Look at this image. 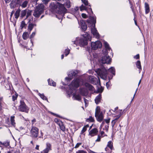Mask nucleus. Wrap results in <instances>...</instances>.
<instances>
[{
	"instance_id": "1",
	"label": "nucleus",
	"mask_w": 153,
	"mask_h": 153,
	"mask_svg": "<svg viewBox=\"0 0 153 153\" xmlns=\"http://www.w3.org/2000/svg\"><path fill=\"white\" fill-rule=\"evenodd\" d=\"M51 9L56 13L63 16L65 13H67V10L65 7L69 8L71 7L70 2L67 0L64 4H60L56 1L51 2L50 4Z\"/></svg>"
},
{
	"instance_id": "2",
	"label": "nucleus",
	"mask_w": 153,
	"mask_h": 153,
	"mask_svg": "<svg viewBox=\"0 0 153 153\" xmlns=\"http://www.w3.org/2000/svg\"><path fill=\"white\" fill-rule=\"evenodd\" d=\"M87 22V24L83 20H81L79 22H78L79 26L81 27V29H87V26L90 29H96L95 28V24L96 22V18L91 15L89 19L88 20Z\"/></svg>"
},
{
	"instance_id": "3",
	"label": "nucleus",
	"mask_w": 153,
	"mask_h": 153,
	"mask_svg": "<svg viewBox=\"0 0 153 153\" xmlns=\"http://www.w3.org/2000/svg\"><path fill=\"white\" fill-rule=\"evenodd\" d=\"M82 32H84L85 34L82 33V35L83 36V37L80 39L79 41L77 40V38H76V41H74L72 42L74 44L76 45H79L80 46H84L88 44V41L89 40L91 41L90 39V36L89 34L87 33H85L84 32L86 29H82Z\"/></svg>"
},
{
	"instance_id": "4",
	"label": "nucleus",
	"mask_w": 153,
	"mask_h": 153,
	"mask_svg": "<svg viewBox=\"0 0 153 153\" xmlns=\"http://www.w3.org/2000/svg\"><path fill=\"white\" fill-rule=\"evenodd\" d=\"M32 10L28 9L21 10L19 8H18L14 13L15 18L17 19L20 17L21 18H23L26 16L25 20L27 19L31 15Z\"/></svg>"
},
{
	"instance_id": "5",
	"label": "nucleus",
	"mask_w": 153,
	"mask_h": 153,
	"mask_svg": "<svg viewBox=\"0 0 153 153\" xmlns=\"http://www.w3.org/2000/svg\"><path fill=\"white\" fill-rule=\"evenodd\" d=\"M95 72L100 76L101 78L104 80L107 79L108 71L105 67H102L101 68H98L96 70Z\"/></svg>"
},
{
	"instance_id": "6",
	"label": "nucleus",
	"mask_w": 153,
	"mask_h": 153,
	"mask_svg": "<svg viewBox=\"0 0 153 153\" xmlns=\"http://www.w3.org/2000/svg\"><path fill=\"white\" fill-rule=\"evenodd\" d=\"M44 12V6L43 4H41L36 7V8L34 10L33 15L38 18Z\"/></svg>"
},
{
	"instance_id": "7",
	"label": "nucleus",
	"mask_w": 153,
	"mask_h": 153,
	"mask_svg": "<svg viewBox=\"0 0 153 153\" xmlns=\"http://www.w3.org/2000/svg\"><path fill=\"white\" fill-rule=\"evenodd\" d=\"M79 79L76 78L74 79L69 85L70 89L72 91L75 90L79 86Z\"/></svg>"
},
{
	"instance_id": "8",
	"label": "nucleus",
	"mask_w": 153,
	"mask_h": 153,
	"mask_svg": "<svg viewBox=\"0 0 153 153\" xmlns=\"http://www.w3.org/2000/svg\"><path fill=\"white\" fill-rule=\"evenodd\" d=\"M20 105L19 107V111L28 113L29 109V107L26 105L25 102L22 100L20 101Z\"/></svg>"
},
{
	"instance_id": "9",
	"label": "nucleus",
	"mask_w": 153,
	"mask_h": 153,
	"mask_svg": "<svg viewBox=\"0 0 153 153\" xmlns=\"http://www.w3.org/2000/svg\"><path fill=\"white\" fill-rule=\"evenodd\" d=\"M39 129L37 127L32 126L30 130L31 136L33 138H36L38 137Z\"/></svg>"
},
{
	"instance_id": "10",
	"label": "nucleus",
	"mask_w": 153,
	"mask_h": 153,
	"mask_svg": "<svg viewBox=\"0 0 153 153\" xmlns=\"http://www.w3.org/2000/svg\"><path fill=\"white\" fill-rule=\"evenodd\" d=\"M111 61V59L108 56H103L99 61L100 63L102 64H109Z\"/></svg>"
},
{
	"instance_id": "11",
	"label": "nucleus",
	"mask_w": 153,
	"mask_h": 153,
	"mask_svg": "<svg viewBox=\"0 0 153 153\" xmlns=\"http://www.w3.org/2000/svg\"><path fill=\"white\" fill-rule=\"evenodd\" d=\"M102 46V43L99 41H97L95 42H92L91 43V48L93 49L94 50L101 48Z\"/></svg>"
},
{
	"instance_id": "12",
	"label": "nucleus",
	"mask_w": 153,
	"mask_h": 153,
	"mask_svg": "<svg viewBox=\"0 0 153 153\" xmlns=\"http://www.w3.org/2000/svg\"><path fill=\"white\" fill-rule=\"evenodd\" d=\"M77 71H70L68 74V77L65 78V79L68 81H70L73 78L74 76H75L77 74Z\"/></svg>"
},
{
	"instance_id": "13",
	"label": "nucleus",
	"mask_w": 153,
	"mask_h": 153,
	"mask_svg": "<svg viewBox=\"0 0 153 153\" xmlns=\"http://www.w3.org/2000/svg\"><path fill=\"white\" fill-rule=\"evenodd\" d=\"M51 145L49 143L47 142L46 144V148L42 151L41 152V153H48L49 151L52 150Z\"/></svg>"
},
{
	"instance_id": "14",
	"label": "nucleus",
	"mask_w": 153,
	"mask_h": 153,
	"mask_svg": "<svg viewBox=\"0 0 153 153\" xmlns=\"http://www.w3.org/2000/svg\"><path fill=\"white\" fill-rule=\"evenodd\" d=\"M80 10L81 11H82L83 10L86 11L90 15H91V14H93V12L91 8H88L85 6H84L83 4H82L80 7Z\"/></svg>"
},
{
	"instance_id": "15",
	"label": "nucleus",
	"mask_w": 153,
	"mask_h": 153,
	"mask_svg": "<svg viewBox=\"0 0 153 153\" xmlns=\"http://www.w3.org/2000/svg\"><path fill=\"white\" fill-rule=\"evenodd\" d=\"M79 91L80 94L84 96H86L88 93L87 89L85 88H80Z\"/></svg>"
},
{
	"instance_id": "16",
	"label": "nucleus",
	"mask_w": 153,
	"mask_h": 153,
	"mask_svg": "<svg viewBox=\"0 0 153 153\" xmlns=\"http://www.w3.org/2000/svg\"><path fill=\"white\" fill-rule=\"evenodd\" d=\"M98 132V130L96 128H94L91 130L89 132V134L91 137H93L97 135Z\"/></svg>"
},
{
	"instance_id": "17",
	"label": "nucleus",
	"mask_w": 153,
	"mask_h": 153,
	"mask_svg": "<svg viewBox=\"0 0 153 153\" xmlns=\"http://www.w3.org/2000/svg\"><path fill=\"white\" fill-rule=\"evenodd\" d=\"M2 146L7 147L10 146V141L9 140H7L3 142L0 141V147H2Z\"/></svg>"
},
{
	"instance_id": "18",
	"label": "nucleus",
	"mask_w": 153,
	"mask_h": 153,
	"mask_svg": "<svg viewBox=\"0 0 153 153\" xmlns=\"http://www.w3.org/2000/svg\"><path fill=\"white\" fill-rule=\"evenodd\" d=\"M91 30L92 33L95 37L97 38H99V34L97 29H91Z\"/></svg>"
},
{
	"instance_id": "19",
	"label": "nucleus",
	"mask_w": 153,
	"mask_h": 153,
	"mask_svg": "<svg viewBox=\"0 0 153 153\" xmlns=\"http://www.w3.org/2000/svg\"><path fill=\"white\" fill-rule=\"evenodd\" d=\"M102 97L101 94H99L95 98V101L96 103L97 104H99L101 101V100Z\"/></svg>"
},
{
	"instance_id": "20",
	"label": "nucleus",
	"mask_w": 153,
	"mask_h": 153,
	"mask_svg": "<svg viewBox=\"0 0 153 153\" xmlns=\"http://www.w3.org/2000/svg\"><path fill=\"white\" fill-rule=\"evenodd\" d=\"M30 19L28 22V29H33L36 26V24L30 22Z\"/></svg>"
},
{
	"instance_id": "21",
	"label": "nucleus",
	"mask_w": 153,
	"mask_h": 153,
	"mask_svg": "<svg viewBox=\"0 0 153 153\" xmlns=\"http://www.w3.org/2000/svg\"><path fill=\"white\" fill-rule=\"evenodd\" d=\"M85 86L88 89L91 91H93L94 90V88L93 86L90 84L88 83H86L85 84Z\"/></svg>"
},
{
	"instance_id": "22",
	"label": "nucleus",
	"mask_w": 153,
	"mask_h": 153,
	"mask_svg": "<svg viewBox=\"0 0 153 153\" xmlns=\"http://www.w3.org/2000/svg\"><path fill=\"white\" fill-rule=\"evenodd\" d=\"M18 4L17 1L16 0H12L10 4V6L11 8H14L16 6V5Z\"/></svg>"
},
{
	"instance_id": "23",
	"label": "nucleus",
	"mask_w": 153,
	"mask_h": 153,
	"mask_svg": "<svg viewBox=\"0 0 153 153\" xmlns=\"http://www.w3.org/2000/svg\"><path fill=\"white\" fill-rule=\"evenodd\" d=\"M145 12L146 14H148L150 12V8L149 4L147 3H145Z\"/></svg>"
},
{
	"instance_id": "24",
	"label": "nucleus",
	"mask_w": 153,
	"mask_h": 153,
	"mask_svg": "<svg viewBox=\"0 0 153 153\" xmlns=\"http://www.w3.org/2000/svg\"><path fill=\"white\" fill-rule=\"evenodd\" d=\"M119 113V114L116 116L114 118V120H116V121H117L119 118L123 114V111L122 110H120L118 111Z\"/></svg>"
},
{
	"instance_id": "25",
	"label": "nucleus",
	"mask_w": 153,
	"mask_h": 153,
	"mask_svg": "<svg viewBox=\"0 0 153 153\" xmlns=\"http://www.w3.org/2000/svg\"><path fill=\"white\" fill-rule=\"evenodd\" d=\"M96 117L97 119V120L100 122L102 120L103 118L102 113H101L97 117Z\"/></svg>"
},
{
	"instance_id": "26",
	"label": "nucleus",
	"mask_w": 153,
	"mask_h": 153,
	"mask_svg": "<svg viewBox=\"0 0 153 153\" xmlns=\"http://www.w3.org/2000/svg\"><path fill=\"white\" fill-rule=\"evenodd\" d=\"M101 111L100 107L97 106V107L96 109H95V117H97L99 114H100V113Z\"/></svg>"
},
{
	"instance_id": "27",
	"label": "nucleus",
	"mask_w": 153,
	"mask_h": 153,
	"mask_svg": "<svg viewBox=\"0 0 153 153\" xmlns=\"http://www.w3.org/2000/svg\"><path fill=\"white\" fill-rule=\"evenodd\" d=\"M73 97L74 98L75 100L78 101H80L81 100V97L79 94H74Z\"/></svg>"
},
{
	"instance_id": "28",
	"label": "nucleus",
	"mask_w": 153,
	"mask_h": 153,
	"mask_svg": "<svg viewBox=\"0 0 153 153\" xmlns=\"http://www.w3.org/2000/svg\"><path fill=\"white\" fill-rule=\"evenodd\" d=\"M14 118V116H12L10 117V120L11 121V124L14 127H15L16 125V123L15 122Z\"/></svg>"
},
{
	"instance_id": "29",
	"label": "nucleus",
	"mask_w": 153,
	"mask_h": 153,
	"mask_svg": "<svg viewBox=\"0 0 153 153\" xmlns=\"http://www.w3.org/2000/svg\"><path fill=\"white\" fill-rule=\"evenodd\" d=\"M136 65L137 68L139 69V73H140L142 70V68L140 61L138 60L137 62Z\"/></svg>"
},
{
	"instance_id": "30",
	"label": "nucleus",
	"mask_w": 153,
	"mask_h": 153,
	"mask_svg": "<svg viewBox=\"0 0 153 153\" xmlns=\"http://www.w3.org/2000/svg\"><path fill=\"white\" fill-rule=\"evenodd\" d=\"M48 84L49 85H52L53 86H56V83L52 80H50V79H48Z\"/></svg>"
},
{
	"instance_id": "31",
	"label": "nucleus",
	"mask_w": 153,
	"mask_h": 153,
	"mask_svg": "<svg viewBox=\"0 0 153 153\" xmlns=\"http://www.w3.org/2000/svg\"><path fill=\"white\" fill-rule=\"evenodd\" d=\"M27 24H26L25 23V22L24 20L22 21L21 23L20 27H21V29H22L23 28H26L27 26Z\"/></svg>"
},
{
	"instance_id": "32",
	"label": "nucleus",
	"mask_w": 153,
	"mask_h": 153,
	"mask_svg": "<svg viewBox=\"0 0 153 153\" xmlns=\"http://www.w3.org/2000/svg\"><path fill=\"white\" fill-rule=\"evenodd\" d=\"M108 71L111 73L113 74L114 75H115V69L113 67H111L108 70Z\"/></svg>"
},
{
	"instance_id": "33",
	"label": "nucleus",
	"mask_w": 153,
	"mask_h": 153,
	"mask_svg": "<svg viewBox=\"0 0 153 153\" xmlns=\"http://www.w3.org/2000/svg\"><path fill=\"white\" fill-rule=\"evenodd\" d=\"M58 124L59 126L61 129L63 131H65V127L62 122L58 123Z\"/></svg>"
},
{
	"instance_id": "34",
	"label": "nucleus",
	"mask_w": 153,
	"mask_h": 153,
	"mask_svg": "<svg viewBox=\"0 0 153 153\" xmlns=\"http://www.w3.org/2000/svg\"><path fill=\"white\" fill-rule=\"evenodd\" d=\"M89 79L91 83H93L96 78L93 76H90L89 77Z\"/></svg>"
},
{
	"instance_id": "35",
	"label": "nucleus",
	"mask_w": 153,
	"mask_h": 153,
	"mask_svg": "<svg viewBox=\"0 0 153 153\" xmlns=\"http://www.w3.org/2000/svg\"><path fill=\"white\" fill-rule=\"evenodd\" d=\"M29 34L27 32H24L22 35L23 38L25 40H26Z\"/></svg>"
},
{
	"instance_id": "36",
	"label": "nucleus",
	"mask_w": 153,
	"mask_h": 153,
	"mask_svg": "<svg viewBox=\"0 0 153 153\" xmlns=\"http://www.w3.org/2000/svg\"><path fill=\"white\" fill-rule=\"evenodd\" d=\"M104 44L105 48L106 50H110L111 49V48L109 47V45L107 42L104 41Z\"/></svg>"
},
{
	"instance_id": "37",
	"label": "nucleus",
	"mask_w": 153,
	"mask_h": 153,
	"mask_svg": "<svg viewBox=\"0 0 153 153\" xmlns=\"http://www.w3.org/2000/svg\"><path fill=\"white\" fill-rule=\"evenodd\" d=\"M39 95L43 100H48L47 98L43 94H41L40 93H38Z\"/></svg>"
},
{
	"instance_id": "38",
	"label": "nucleus",
	"mask_w": 153,
	"mask_h": 153,
	"mask_svg": "<svg viewBox=\"0 0 153 153\" xmlns=\"http://www.w3.org/2000/svg\"><path fill=\"white\" fill-rule=\"evenodd\" d=\"M107 146L109 147L111 149V150H112V149L113 148V147L112 145V143L111 141H109L108 142V144L107 145Z\"/></svg>"
},
{
	"instance_id": "39",
	"label": "nucleus",
	"mask_w": 153,
	"mask_h": 153,
	"mask_svg": "<svg viewBox=\"0 0 153 153\" xmlns=\"http://www.w3.org/2000/svg\"><path fill=\"white\" fill-rule=\"evenodd\" d=\"M28 3V1H25L21 5L22 7L25 8L27 7Z\"/></svg>"
},
{
	"instance_id": "40",
	"label": "nucleus",
	"mask_w": 153,
	"mask_h": 153,
	"mask_svg": "<svg viewBox=\"0 0 153 153\" xmlns=\"http://www.w3.org/2000/svg\"><path fill=\"white\" fill-rule=\"evenodd\" d=\"M76 153H87V152L83 150H79L76 152Z\"/></svg>"
},
{
	"instance_id": "41",
	"label": "nucleus",
	"mask_w": 153,
	"mask_h": 153,
	"mask_svg": "<svg viewBox=\"0 0 153 153\" xmlns=\"http://www.w3.org/2000/svg\"><path fill=\"white\" fill-rule=\"evenodd\" d=\"M70 52V50L68 49H66L65 52V56H67L69 53Z\"/></svg>"
},
{
	"instance_id": "42",
	"label": "nucleus",
	"mask_w": 153,
	"mask_h": 153,
	"mask_svg": "<svg viewBox=\"0 0 153 153\" xmlns=\"http://www.w3.org/2000/svg\"><path fill=\"white\" fill-rule=\"evenodd\" d=\"M82 2L84 4L86 5H88V2L87 1H86L85 0H81Z\"/></svg>"
},
{
	"instance_id": "43",
	"label": "nucleus",
	"mask_w": 153,
	"mask_h": 153,
	"mask_svg": "<svg viewBox=\"0 0 153 153\" xmlns=\"http://www.w3.org/2000/svg\"><path fill=\"white\" fill-rule=\"evenodd\" d=\"M117 122V121H116V120H113L112 121L111 124V126H112V127H113L115 124V123H116V122Z\"/></svg>"
},
{
	"instance_id": "44",
	"label": "nucleus",
	"mask_w": 153,
	"mask_h": 153,
	"mask_svg": "<svg viewBox=\"0 0 153 153\" xmlns=\"http://www.w3.org/2000/svg\"><path fill=\"white\" fill-rule=\"evenodd\" d=\"M101 140V137L99 135H98V137L97 139L95 140L96 142H100Z\"/></svg>"
},
{
	"instance_id": "45",
	"label": "nucleus",
	"mask_w": 153,
	"mask_h": 153,
	"mask_svg": "<svg viewBox=\"0 0 153 153\" xmlns=\"http://www.w3.org/2000/svg\"><path fill=\"white\" fill-rule=\"evenodd\" d=\"M87 120H89V121L91 122H93L94 121V119L91 117H90Z\"/></svg>"
},
{
	"instance_id": "46",
	"label": "nucleus",
	"mask_w": 153,
	"mask_h": 153,
	"mask_svg": "<svg viewBox=\"0 0 153 153\" xmlns=\"http://www.w3.org/2000/svg\"><path fill=\"white\" fill-rule=\"evenodd\" d=\"M54 121H55V122L57 124H58V123H60V122H61L60 121V120H59V119H58L57 118H56L54 120Z\"/></svg>"
},
{
	"instance_id": "47",
	"label": "nucleus",
	"mask_w": 153,
	"mask_h": 153,
	"mask_svg": "<svg viewBox=\"0 0 153 153\" xmlns=\"http://www.w3.org/2000/svg\"><path fill=\"white\" fill-rule=\"evenodd\" d=\"M17 95H13L12 96V100L13 101H15L17 98Z\"/></svg>"
},
{
	"instance_id": "48",
	"label": "nucleus",
	"mask_w": 153,
	"mask_h": 153,
	"mask_svg": "<svg viewBox=\"0 0 153 153\" xmlns=\"http://www.w3.org/2000/svg\"><path fill=\"white\" fill-rule=\"evenodd\" d=\"M108 126L105 125V127L103 128V130H105L106 131H108Z\"/></svg>"
},
{
	"instance_id": "49",
	"label": "nucleus",
	"mask_w": 153,
	"mask_h": 153,
	"mask_svg": "<svg viewBox=\"0 0 153 153\" xmlns=\"http://www.w3.org/2000/svg\"><path fill=\"white\" fill-rule=\"evenodd\" d=\"M82 144L81 143H78L76 145L75 148H78L80 145Z\"/></svg>"
},
{
	"instance_id": "50",
	"label": "nucleus",
	"mask_w": 153,
	"mask_h": 153,
	"mask_svg": "<svg viewBox=\"0 0 153 153\" xmlns=\"http://www.w3.org/2000/svg\"><path fill=\"white\" fill-rule=\"evenodd\" d=\"M82 16L83 18H86L87 17V16L84 13H82Z\"/></svg>"
},
{
	"instance_id": "51",
	"label": "nucleus",
	"mask_w": 153,
	"mask_h": 153,
	"mask_svg": "<svg viewBox=\"0 0 153 153\" xmlns=\"http://www.w3.org/2000/svg\"><path fill=\"white\" fill-rule=\"evenodd\" d=\"M74 10L75 13H78V11L79 10V8L78 7H76L74 9Z\"/></svg>"
},
{
	"instance_id": "52",
	"label": "nucleus",
	"mask_w": 153,
	"mask_h": 153,
	"mask_svg": "<svg viewBox=\"0 0 153 153\" xmlns=\"http://www.w3.org/2000/svg\"><path fill=\"white\" fill-rule=\"evenodd\" d=\"M87 130V129L84 126L81 131L82 133H83L84 132Z\"/></svg>"
},
{
	"instance_id": "53",
	"label": "nucleus",
	"mask_w": 153,
	"mask_h": 153,
	"mask_svg": "<svg viewBox=\"0 0 153 153\" xmlns=\"http://www.w3.org/2000/svg\"><path fill=\"white\" fill-rule=\"evenodd\" d=\"M35 32H33L30 37V39H31L34 37L35 35Z\"/></svg>"
},
{
	"instance_id": "54",
	"label": "nucleus",
	"mask_w": 153,
	"mask_h": 153,
	"mask_svg": "<svg viewBox=\"0 0 153 153\" xmlns=\"http://www.w3.org/2000/svg\"><path fill=\"white\" fill-rule=\"evenodd\" d=\"M134 58L136 59H138L139 58V54H137L136 55L134 56Z\"/></svg>"
},
{
	"instance_id": "55",
	"label": "nucleus",
	"mask_w": 153,
	"mask_h": 153,
	"mask_svg": "<svg viewBox=\"0 0 153 153\" xmlns=\"http://www.w3.org/2000/svg\"><path fill=\"white\" fill-rule=\"evenodd\" d=\"M105 122L107 124L109 123L110 122V119H105L104 120Z\"/></svg>"
},
{
	"instance_id": "56",
	"label": "nucleus",
	"mask_w": 153,
	"mask_h": 153,
	"mask_svg": "<svg viewBox=\"0 0 153 153\" xmlns=\"http://www.w3.org/2000/svg\"><path fill=\"white\" fill-rule=\"evenodd\" d=\"M103 88H101L98 89V91L102 93L103 91Z\"/></svg>"
},
{
	"instance_id": "57",
	"label": "nucleus",
	"mask_w": 153,
	"mask_h": 153,
	"mask_svg": "<svg viewBox=\"0 0 153 153\" xmlns=\"http://www.w3.org/2000/svg\"><path fill=\"white\" fill-rule=\"evenodd\" d=\"M36 119H34L33 120H32V125H33L34 123L36 122Z\"/></svg>"
},
{
	"instance_id": "58",
	"label": "nucleus",
	"mask_w": 153,
	"mask_h": 153,
	"mask_svg": "<svg viewBox=\"0 0 153 153\" xmlns=\"http://www.w3.org/2000/svg\"><path fill=\"white\" fill-rule=\"evenodd\" d=\"M17 2L18 4L21 5L22 0H17Z\"/></svg>"
},
{
	"instance_id": "59",
	"label": "nucleus",
	"mask_w": 153,
	"mask_h": 153,
	"mask_svg": "<svg viewBox=\"0 0 153 153\" xmlns=\"http://www.w3.org/2000/svg\"><path fill=\"white\" fill-rule=\"evenodd\" d=\"M14 13V10H13L12 11V12L11 13V14L10 15V18H11L12 17V16L13 14Z\"/></svg>"
},
{
	"instance_id": "60",
	"label": "nucleus",
	"mask_w": 153,
	"mask_h": 153,
	"mask_svg": "<svg viewBox=\"0 0 153 153\" xmlns=\"http://www.w3.org/2000/svg\"><path fill=\"white\" fill-rule=\"evenodd\" d=\"M84 102L85 103V106H86V104H87V102L88 101V100L85 99V98H84Z\"/></svg>"
},
{
	"instance_id": "61",
	"label": "nucleus",
	"mask_w": 153,
	"mask_h": 153,
	"mask_svg": "<svg viewBox=\"0 0 153 153\" xmlns=\"http://www.w3.org/2000/svg\"><path fill=\"white\" fill-rule=\"evenodd\" d=\"M110 86L109 83L108 82H107L106 83V86L107 88H108Z\"/></svg>"
},
{
	"instance_id": "62",
	"label": "nucleus",
	"mask_w": 153,
	"mask_h": 153,
	"mask_svg": "<svg viewBox=\"0 0 153 153\" xmlns=\"http://www.w3.org/2000/svg\"><path fill=\"white\" fill-rule=\"evenodd\" d=\"M1 102H0V112L1 111L2 109V106L1 105Z\"/></svg>"
},
{
	"instance_id": "63",
	"label": "nucleus",
	"mask_w": 153,
	"mask_h": 153,
	"mask_svg": "<svg viewBox=\"0 0 153 153\" xmlns=\"http://www.w3.org/2000/svg\"><path fill=\"white\" fill-rule=\"evenodd\" d=\"M4 0L5 1V2L6 3H9L11 1V0Z\"/></svg>"
},
{
	"instance_id": "64",
	"label": "nucleus",
	"mask_w": 153,
	"mask_h": 153,
	"mask_svg": "<svg viewBox=\"0 0 153 153\" xmlns=\"http://www.w3.org/2000/svg\"><path fill=\"white\" fill-rule=\"evenodd\" d=\"M13 150H11L10 151H8L7 152H6L5 153H12V152Z\"/></svg>"
}]
</instances>
